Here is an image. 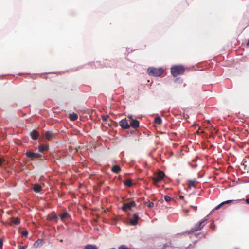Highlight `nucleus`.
I'll list each match as a JSON object with an SVG mask.
<instances>
[{
	"label": "nucleus",
	"mask_w": 249,
	"mask_h": 249,
	"mask_svg": "<svg viewBox=\"0 0 249 249\" xmlns=\"http://www.w3.org/2000/svg\"><path fill=\"white\" fill-rule=\"evenodd\" d=\"M184 71V68L181 65L173 66L171 68V73L174 77L183 74Z\"/></svg>",
	"instance_id": "f257e3e1"
},
{
	"label": "nucleus",
	"mask_w": 249,
	"mask_h": 249,
	"mask_svg": "<svg viewBox=\"0 0 249 249\" xmlns=\"http://www.w3.org/2000/svg\"><path fill=\"white\" fill-rule=\"evenodd\" d=\"M164 72L162 68H155L153 67L149 68L147 69L148 74L151 76H160Z\"/></svg>",
	"instance_id": "f03ea898"
},
{
	"label": "nucleus",
	"mask_w": 249,
	"mask_h": 249,
	"mask_svg": "<svg viewBox=\"0 0 249 249\" xmlns=\"http://www.w3.org/2000/svg\"><path fill=\"white\" fill-rule=\"evenodd\" d=\"M136 205L135 202L132 201L128 203H125L123 204L122 210L126 212L127 210H131L132 208Z\"/></svg>",
	"instance_id": "7ed1b4c3"
},
{
	"label": "nucleus",
	"mask_w": 249,
	"mask_h": 249,
	"mask_svg": "<svg viewBox=\"0 0 249 249\" xmlns=\"http://www.w3.org/2000/svg\"><path fill=\"white\" fill-rule=\"evenodd\" d=\"M206 220V219L202 220L201 221L199 225L198 226H196L194 228L191 229L189 231L188 234H191L192 233H193L195 231H198L199 230H201L203 227L204 226V224H203V223L204 221Z\"/></svg>",
	"instance_id": "20e7f679"
},
{
	"label": "nucleus",
	"mask_w": 249,
	"mask_h": 249,
	"mask_svg": "<svg viewBox=\"0 0 249 249\" xmlns=\"http://www.w3.org/2000/svg\"><path fill=\"white\" fill-rule=\"evenodd\" d=\"M165 176L164 173L162 171H160L153 178V180L156 182H159L161 181Z\"/></svg>",
	"instance_id": "39448f33"
},
{
	"label": "nucleus",
	"mask_w": 249,
	"mask_h": 249,
	"mask_svg": "<svg viewBox=\"0 0 249 249\" xmlns=\"http://www.w3.org/2000/svg\"><path fill=\"white\" fill-rule=\"evenodd\" d=\"M27 157L31 159H36L41 157V155L38 153H34L32 151H29L26 153Z\"/></svg>",
	"instance_id": "423d86ee"
},
{
	"label": "nucleus",
	"mask_w": 249,
	"mask_h": 249,
	"mask_svg": "<svg viewBox=\"0 0 249 249\" xmlns=\"http://www.w3.org/2000/svg\"><path fill=\"white\" fill-rule=\"evenodd\" d=\"M139 217L137 213H135L133 217L129 219V222L131 225L135 226L138 223V221L139 219Z\"/></svg>",
	"instance_id": "0eeeda50"
},
{
	"label": "nucleus",
	"mask_w": 249,
	"mask_h": 249,
	"mask_svg": "<svg viewBox=\"0 0 249 249\" xmlns=\"http://www.w3.org/2000/svg\"><path fill=\"white\" fill-rule=\"evenodd\" d=\"M119 124L122 128L124 129H128L130 127L129 124L126 119L121 120L120 121Z\"/></svg>",
	"instance_id": "6e6552de"
},
{
	"label": "nucleus",
	"mask_w": 249,
	"mask_h": 249,
	"mask_svg": "<svg viewBox=\"0 0 249 249\" xmlns=\"http://www.w3.org/2000/svg\"><path fill=\"white\" fill-rule=\"evenodd\" d=\"M139 122L137 120L134 119L129 122L130 126H131L133 128H137L139 126Z\"/></svg>",
	"instance_id": "1a4fd4ad"
},
{
	"label": "nucleus",
	"mask_w": 249,
	"mask_h": 249,
	"mask_svg": "<svg viewBox=\"0 0 249 249\" xmlns=\"http://www.w3.org/2000/svg\"><path fill=\"white\" fill-rule=\"evenodd\" d=\"M44 137L47 141H49L53 139L54 135L52 132L47 131L45 133Z\"/></svg>",
	"instance_id": "9d476101"
},
{
	"label": "nucleus",
	"mask_w": 249,
	"mask_h": 249,
	"mask_svg": "<svg viewBox=\"0 0 249 249\" xmlns=\"http://www.w3.org/2000/svg\"><path fill=\"white\" fill-rule=\"evenodd\" d=\"M49 149V146L47 145H40L38 147V150L40 152H43L44 151H47Z\"/></svg>",
	"instance_id": "9b49d317"
},
{
	"label": "nucleus",
	"mask_w": 249,
	"mask_h": 249,
	"mask_svg": "<svg viewBox=\"0 0 249 249\" xmlns=\"http://www.w3.org/2000/svg\"><path fill=\"white\" fill-rule=\"evenodd\" d=\"M31 136L33 140H36L38 138V133L36 130H33L31 133Z\"/></svg>",
	"instance_id": "f8f14e48"
},
{
	"label": "nucleus",
	"mask_w": 249,
	"mask_h": 249,
	"mask_svg": "<svg viewBox=\"0 0 249 249\" xmlns=\"http://www.w3.org/2000/svg\"><path fill=\"white\" fill-rule=\"evenodd\" d=\"M43 240L41 239H38L36 242H35L34 244V246L35 248H39L40 247L43 245Z\"/></svg>",
	"instance_id": "ddd939ff"
},
{
	"label": "nucleus",
	"mask_w": 249,
	"mask_h": 249,
	"mask_svg": "<svg viewBox=\"0 0 249 249\" xmlns=\"http://www.w3.org/2000/svg\"><path fill=\"white\" fill-rule=\"evenodd\" d=\"M111 171L115 173H118L121 171V168L118 165H113L112 167Z\"/></svg>",
	"instance_id": "4468645a"
},
{
	"label": "nucleus",
	"mask_w": 249,
	"mask_h": 249,
	"mask_svg": "<svg viewBox=\"0 0 249 249\" xmlns=\"http://www.w3.org/2000/svg\"><path fill=\"white\" fill-rule=\"evenodd\" d=\"M41 189H42L41 186L38 184H35L34 188H33L34 191H35L36 192H37V193L39 192L41 190Z\"/></svg>",
	"instance_id": "2eb2a0df"
},
{
	"label": "nucleus",
	"mask_w": 249,
	"mask_h": 249,
	"mask_svg": "<svg viewBox=\"0 0 249 249\" xmlns=\"http://www.w3.org/2000/svg\"><path fill=\"white\" fill-rule=\"evenodd\" d=\"M69 216V214L67 212H64L60 215V218L62 221H64L65 219L68 217Z\"/></svg>",
	"instance_id": "dca6fc26"
},
{
	"label": "nucleus",
	"mask_w": 249,
	"mask_h": 249,
	"mask_svg": "<svg viewBox=\"0 0 249 249\" xmlns=\"http://www.w3.org/2000/svg\"><path fill=\"white\" fill-rule=\"evenodd\" d=\"M69 118L71 121H75L77 119L78 115L76 113L71 114Z\"/></svg>",
	"instance_id": "f3484780"
},
{
	"label": "nucleus",
	"mask_w": 249,
	"mask_h": 249,
	"mask_svg": "<svg viewBox=\"0 0 249 249\" xmlns=\"http://www.w3.org/2000/svg\"><path fill=\"white\" fill-rule=\"evenodd\" d=\"M196 182V180H189L188 181L187 184L189 187L190 188L191 187H195V183Z\"/></svg>",
	"instance_id": "a211bd4d"
},
{
	"label": "nucleus",
	"mask_w": 249,
	"mask_h": 249,
	"mask_svg": "<svg viewBox=\"0 0 249 249\" xmlns=\"http://www.w3.org/2000/svg\"><path fill=\"white\" fill-rule=\"evenodd\" d=\"M85 249H98L97 247L92 245H87L85 247Z\"/></svg>",
	"instance_id": "6ab92c4d"
},
{
	"label": "nucleus",
	"mask_w": 249,
	"mask_h": 249,
	"mask_svg": "<svg viewBox=\"0 0 249 249\" xmlns=\"http://www.w3.org/2000/svg\"><path fill=\"white\" fill-rule=\"evenodd\" d=\"M154 122L156 124H160L162 123V120L160 117L155 118Z\"/></svg>",
	"instance_id": "aec40b11"
},
{
	"label": "nucleus",
	"mask_w": 249,
	"mask_h": 249,
	"mask_svg": "<svg viewBox=\"0 0 249 249\" xmlns=\"http://www.w3.org/2000/svg\"><path fill=\"white\" fill-rule=\"evenodd\" d=\"M124 184L125 186L131 187L132 185V183L131 180L127 179L124 182Z\"/></svg>",
	"instance_id": "412c9836"
},
{
	"label": "nucleus",
	"mask_w": 249,
	"mask_h": 249,
	"mask_svg": "<svg viewBox=\"0 0 249 249\" xmlns=\"http://www.w3.org/2000/svg\"><path fill=\"white\" fill-rule=\"evenodd\" d=\"M12 222L14 223L15 224H18L20 223V220L17 217L13 218V219H12Z\"/></svg>",
	"instance_id": "4be33fe9"
},
{
	"label": "nucleus",
	"mask_w": 249,
	"mask_h": 249,
	"mask_svg": "<svg viewBox=\"0 0 249 249\" xmlns=\"http://www.w3.org/2000/svg\"><path fill=\"white\" fill-rule=\"evenodd\" d=\"M145 204H147V206L149 207V208H152L153 207L154 204V203L153 202H145Z\"/></svg>",
	"instance_id": "5701e85b"
},
{
	"label": "nucleus",
	"mask_w": 249,
	"mask_h": 249,
	"mask_svg": "<svg viewBox=\"0 0 249 249\" xmlns=\"http://www.w3.org/2000/svg\"><path fill=\"white\" fill-rule=\"evenodd\" d=\"M223 205L222 202L221 203H220V204H219L218 206H217L214 209V210H218L219 209H220L222 206Z\"/></svg>",
	"instance_id": "b1692460"
},
{
	"label": "nucleus",
	"mask_w": 249,
	"mask_h": 249,
	"mask_svg": "<svg viewBox=\"0 0 249 249\" xmlns=\"http://www.w3.org/2000/svg\"><path fill=\"white\" fill-rule=\"evenodd\" d=\"M170 197L168 196H164V200L166 201V202H168L170 200Z\"/></svg>",
	"instance_id": "393cba45"
},
{
	"label": "nucleus",
	"mask_w": 249,
	"mask_h": 249,
	"mask_svg": "<svg viewBox=\"0 0 249 249\" xmlns=\"http://www.w3.org/2000/svg\"><path fill=\"white\" fill-rule=\"evenodd\" d=\"M28 234V232L27 231H23L22 233V236H24V237L27 236Z\"/></svg>",
	"instance_id": "a878e982"
},
{
	"label": "nucleus",
	"mask_w": 249,
	"mask_h": 249,
	"mask_svg": "<svg viewBox=\"0 0 249 249\" xmlns=\"http://www.w3.org/2000/svg\"><path fill=\"white\" fill-rule=\"evenodd\" d=\"M232 201V200H227V201H224L222 202V203L224 205V204L230 203V202H231Z\"/></svg>",
	"instance_id": "bb28decb"
},
{
	"label": "nucleus",
	"mask_w": 249,
	"mask_h": 249,
	"mask_svg": "<svg viewBox=\"0 0 249 249\" xmlns=\"http://www.w3.org/2000/svg\"><path fill=\"white\" fill-rule=\"evenodd\" d=\"M133 116L132 115H129L128 116V118L130 120V121H131L132 120H134L133 118Z\"/></svg>",
	"instance_id": "cd10ccee"
},
{
	"label": "nucleus",
	"mask_w": 249,
	"mask_h": 249,
	"mask_svg": "<svg viewBox=\"0 0 249 249\" xmlns=\"http://www.w3.org/2000/svg\"><path fill=\"white\" fill-rule=\"evenodd\" d=\"M108 118V116L107 115L103 117V119L105 121H107Z\"/></svg>",
	"instance_id": "c85d7f7f"
},
{
	"label": "nucleus",
	"mask_w": 249,
	"mask_h": 249,
	"mask_svg": "<svg viewBox=\"0 0 249 249\" xmlns=\"http://www.w3.org/2000/svg\"><path fill=\"white\" fill-rule=\"evenodd\" d=\"M57 218H58V217L56 215H55L52 217V219L54 220H57Z\"/></svg>",
	"instance_id": "c756f323"
},
{
	"label": "nucleus",
	"mask_w": 249,
	"mask_h": 249,
	"mask_svg": "<svg viewBox=\"0 0 249 249\" xmlns=\"http://www.w3.org/2000/svg\"><path fill=\"white\" fill-rule=\"evenodd\" d=\"M3 245L2 240L0 239V248H2Z\"/></svg>",
	"instance_id": "7c9ffc66"
},
{
	"label": "nucleus",
	"mask_w": 249,
	"mask_h": 249,
	"mask_svg": "<svg viewBox=\"0 0 249 249\" xmlns=\"http://www.w3.org/2000/svg\"><path fill=\"white\" fill-rule=\"evenodd\" d=\"M246 202L249 204V198L246 199Z\"/></svg>",
	"instance_id": "2f4dec72"
},
{
	"label": "nucleus",
	"mask_w": 249,
	"mask_h": 249,
	"mask_svg": "<svg viewBox=\"0 0 249 249\" xmlns=\"http://www.w3.org/2000/svg\"><path fill=\"white\" fill-rule=\"evenodd\" d=\"M19 249H25L24 247H22L19 248Z\"/></svg>",
	"instance_id": "473e14b6"
},
{
	"label": "nucleus",
	"mask_w": 249,
	"mask_h": 249,
	"mask_svg": "<svg viewBox=\"0 0 249 249\" xmlns=\"http://www.w3.org/2000/svg\"><path fill=\"white\" fill-rule=\"evenodd\" d=\"M2 163V160L0 159V165H1Z\"/></svg>",
	"instance_id": "72a5a7b5"
}]
</instances>
